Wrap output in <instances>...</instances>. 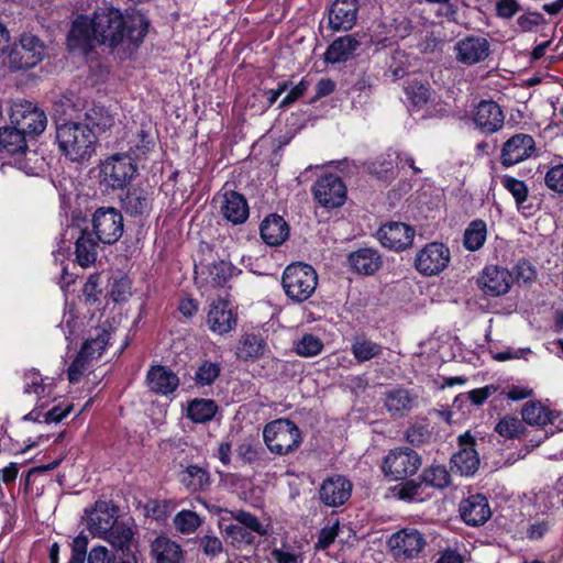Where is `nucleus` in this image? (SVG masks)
Wrapping results in <instances>:
<instances>
[{"label": "nucleus", "instance_id": "nucleus-27", "mask_svg": "<svg viewBox=\"0 0 563 563\" xmlns=\"http://www.w3.org/2000/svg\"><path fill=\"white\" fill-rule=\"evenodd\" d=\"M148 387L152 391L161 395L174 393L179 386L178 376L166 366H153L146 376Z\"/></svg>", "mask_w": 563, "mask_h": 563}, {"label": "nucleus", "instance_id": "nucleus-25", "mask_svg": "<svg viewBox=\"0 0 563 563\" xmlns=\"http://www.w3.org/2000/svg\"><path fill=\"white\" fill-rule=\"evenodd\" d=\"M220 212L232 224H242L249 218V205L243 195L234 190L223 192Z\"/></svg>", "mask_w": 563, "mask_h": 563}, {"label": "nucleus", "instance_id": "nucleus-21", "mask_svg": "<svg viewBox=\"0 0 563 563\" xmlns=\"http://www.w3.org/2000/svg\"><path fill=\"white\" fill-rule=\"evenodd\" d=\"M473 121L481 132L493 134L503 128L505 115L497 102L482 100L475 107Z\"/></svg>", "mask_w": 563, "mask_h": 563}, {"label": "nucleus", "instance_id": "nucleus-9", "mask_svg": "<svg viewBox=\"0 0 563 563\" xmlns=\"http://www.w3.org/2000/svg\"><path fill=\"white\" fill-rule=\"evenodd\" d=\"M92 231L103 244L115 243L123 234V217L113 207L98 208L91 219Z\"/></svg>", "mask_w": 563, "mask_h": 563}, {"label": "nucleus", "instance_id": "nucleus-4", "mask_svg": "<svg viewBox=\"0 0 563 563\" xmlns=\"http://www.w3.org/2000/svg\"><path fill=\"white\" fill-rule=\"evenodd\" d=\"M263 437L268 450L278 455L295 451L301 443V432L289 419L271 421L265 426Z\"/></svg>", "mask_w": 563, "mask_h": 563}, {"label": "nucleus", "instance_id": "nucleus-56", "mask_svg": "<svg viewBox=\"0 0 563 563\" xmlns=\"http://www.w3.org/2000/svg\"><path fill=\"white\" fill-rule=\"evenodd\" d=\"M87 347L88 346H81L77 356L68 367L67 376L69 383L71 384L77 383L80 379V377L85 374V372L88 369L90 361L86 357Z\"/></svg>", "mask_w": 563, "mask_h": 563}, {"label": "nucleus", "instance_id": "nucleus-39", "mask_svg": "<svg viewBox=\"0 0 563 563\" xmlns=\"http://www.w3.org/2000/svg\"><path fill=\"white\" fill-rule=\"evenodd\" d=\"M218 406L212 399H194L187 408V417L195 423H206L213 419Z\"/></svg>", "mask_w": 563, "mask_h": 563}, {"label": "nucleus", "instance_id": "nucleus-5", "mask_svg": "<svg viewBox=\"0 0 563 563\" xmlns=\"http://www.w3.org/2000/svg\"><path fill=\"white\" fill-rule=\"evenodd\" d=\"M428 544L426 536L415 528H404L393 533L387 545L397 563H409L422 556Z\"/></svg>", "mask_w": 563, "mask_h": 563}, {"label": "nucleus", "instance_id": "nucleus-57", "mask_svg": "<svg viewBox=\"0 0 563 563\" xmlns=\"http://www.w3.org/2000/svg\"><path fill=\"white\" fill-rule=\"evenodd\" d=\"M407 98L411 101L413 107L421 108L428 103L430 99V90L421 84H410L405 88Z\"/></svg>", "mask_w": 563, "mask_h": 563}, {"label": "nucleus", "instance_id": "nucleus-50", "mask_svg": "<svg viewBox=\"0 0 563 563\" xmlns=\"http://www.w3.org/2000/svg\"><path fill=\"white\" fill-rule=\"evenodd\" d=\"M294 350L299 356L313 357L322 352L323 342L319 336L306 333L295 342Z\"/></svg>", "mask_w": 563, "mask_h": 563}, {"label": "nucleus", "instance_id": "nucleus-15", "mask_svg": "<svg viewBox=\"0 0 563 563\" xmlns=\"http://www.w3.org/2000/svg\"><path fill=\"white\" fill-rule=\"evenodd\" d=\"M454 53L459 63L472 66L489 56L490 44L485 37L467 35L455 43Z\"/></svg>", "mask_w": 563, "mask_h": 563}, {"label": "nucleus", "instance_id": "nucleus-62", "mask_svg": "<svg viewBox=\"0 0 563 563\" xmlns=\"http://www.w3.org/2000/svg\"><path fill=\"white\" fill-rule=\"evenodd\" d=\"M203 553L209 556H217L223 551L222 541L216 536H203L199 540Z\"/></svg>", "mask_w": 563, "mask_h": 563}, {"label": "nucleus", "instance_id": "nucleus-2", "mask_svg": "<svg viewBox=\"0 0 563 563\" xmlns=\"http://www.w3.org/2000/svg\"><path fill=\"white\" fill-rule=\"evenodd\" d=\"M56 141L60 152L77 163L88 161L96 153L98 143L95 131L76 121L56 122Z\"/></svg>", "mask_w": 563, "mask_h": 563}, {"label": "nucleus", "instance_id": "nucleus-17", "mask_svg": "<svg viewBox=\"0 0 563 563\" xmlns=\"http://www.w3.org/2000/svg\"><path fill=\"white\" fill-rule=\"evenodd\" d=\"M118 520V509L109 501L98 500L87 514V528L93 538H102Z\"/></svg>", "mask_w": 563, "mask_h": 563}, {"label": "nucleus", "instance_id": "nucleus-37", "mask_svg": "<svg viewBox=\"0 0 563 563\" xmlns=\"http://www.w3.org/2000/svg\"><path fill=\"white\" fill-rule=\"evenodd\" d=\"M234 271L235 267L223 260L212 263L208 268L206 287L210 289L225 288Z\"/></svg>", "mask_w": 563, "mask_h": 563}, {"label": "nucleus", "instance_id": "nucleus-13", "mask_svg": "<svg viewBox=\"0 0 563 563\" xmlns=\"http://www.w3.org/2000/svg\"><path fill=\"white\" fill-rule=\"evenodd\" d=\"M514 283L512 273L505 267L498 265L486 266L478 279V288L490 297H499L506 295Z\"/></svg>", "mask_w": 563, "mask_h": 563}, {"label": "nucleus", "instance_id": "nucleus-16", "mask_svg": "<svg viewBox=\"0 0 563 563\" xmlns=\"http://www.w3.org/2000/svg\"><path fill=\"white\" fill-rule=\"evenodd\" d=\"M377 235L383 246L402 251L412 245L415 229L407 223L393 221L382 225Z\"/></svg>", "mask_w": 563, "mask_h": 563}, {"label": "nucleus", "instance_id": "nucleus-8", "mask_svg": "<svg viewBox=\"0 0 563 563\" xmlns=\"http://www.w3.org/2000/svg\"><path fill=\"white\" fill-rule=\"evenodd\" d=\"M137 172L136 163L128 154L119 153L108 157L101 165L103 184L112 189H122L130 184Z\"/></svg>", "mask_w": 563, "mask_h": 563}, {"label": "nucleus", "instance_id": "nucleus-3", "mask_svg": "<svg viewBox=\"0 0 563 563\" xmlns=\"http://www.w3.org/2000/svg\"><path fill=\"white\" fill-rule=\"evenodd\" d=\"M318 284L314 268L305 263L288 265L282 277V285L289 299L303 302L311 297Z\"/></svg>", "mask_w": 563, "mask_h": 563}, {"label": "nucleus", "instance_id": "nucleus-52", "mask_svg": "<svg viewBox=\"0 0 563 563\" xmlns=\"http://www.w3.org/2000/svg\"><path fill=\"white\" fill-rule=\"evenodd\" d=\"M221 374V366L217 362L205 361L197 368L194 380L199 387L210 386Z\"/></svg>", "mask_w": 563, "mask_h": 563}, {"label": "nucleus", "instance_id": "nucleus-34", "mask_svg": "<svg viewBox=\"0 0 563 563\" xmlns=\"http://www.w3.org/2000/svg\"><path fill=\"white\" fill-rule=\"evenodd\" d=\"M98 239L87 230H80L76 239V261L81 267H88L93 264L98 255Z\"/></svg>", "mask_w": 563, "mask_h": 563}, {"label": "nucleus", "instance_id": "nucleus-63", "mask_svg": "<svg viewBox=\"0 0 563 563\" xmlns=\"http://www.w3.org/2000/svg\"><path fill=\"white\" fill-rule=\"evenodd\" d=\"M73 409L71 405L62 406L60 404L53 406L51 409H45L43 418L45 423L59 422L67 417Z\"/></svg>", "mask_w": 563, "mask_h": 563}, {"label": "nucleus", "instance_id": "nucleus-33", "mask_svg": "<svg viewBox=\"0 0 563 563\" xmlns=\"http://www.w3.org/2000/svg\"><path fill=\"white\" fill-rule=\"evenodd\" d=\"M128 146L125 154L133 163H136L147 158L155 146V141L150 131L142 126L129 137Z\"/></svg>", "mask_w": 563, "mask_h": 563}, {"label": "nucleus", "instance_id": "nucleus-55", "mask_svg": "<svg viewBox=\"0 0 563 563\" xmlns=\"http://www.w3.org/2000/svg\"><path fill=\"white\" fill-rule=\"evenodd\" d=\"M511 273L518 285H530L537 279V269L527 260L519 261Z\"/></svg>", "mask_w": 563, "mask_h": 563}, {"label": "nucleus", "instance_id": "nucleus-22", "mask_svg": "<svg viewBox=\"0 0 563 563\" xmlns=\"http://www.w3.org/2000/svg\"><path fill=\"white\" fill-rule=\"evenodd\" d=\"M536 151V143L529 134H515L507 140L501 150V164L512 166L529 158Z\"/></svg>", "mask_w": 563, "mask_h": 563}, {"label": "nucleus", "instance_id": "nucleus-51", "mask_svg": "<svg viewBox=\"0 0 563 563\" xmlns=\"http://www.w3.org/2000/svg\"><path fill=\"white\" fill-rule=\"evenodd\" d=\"M110 332L106 329H97L95 336L86 340L82 346H88L86 357L89 361L98 358L102 355L107 345L109 344Z\"/></svg>", "mask_w": 563, "mask_h": 563}, {"label": "nucleus", "instance_id": "nucleus-24", "mask_svg": "<svg viewBox=\"0 0 563 563\" xmlns=\"http://www.w3.org/2000/svg\"><path fill=\"white\" fill-rule=\"evenodd\" d=\"M350 269L358 275H374L383 265L379 252L372 247H361L347 256Z\"/></svg>", "mask_w": 563, "mask_h": 563}, {"label": "nucleus", "instance_id": "nucleus-49", "mask_svg": "<svg viewBox=\"0 0 563 563\" xmlns=\"http://www.w3.org/2000/svg\"><path fill=\"white\" fill-rule=\"evenodd\" d=\"M421 483L433 488H444L450 484V473L443 465H431L421 474Z\"/></svg>", "mask_w": 563, "mask_h": 563}, {"label": "nucleus", "instance_id": "nucleus-38", "mask_svg": "<svg viewBox=\"0 0 563 563\" xmlns=\"http://www.w3.org/2000/svg\"><path fill=\"white\" fill-rule=\"evenodd\" d=\"M181 483L190 492H203L208 489L211 484L210 473L207 468L199 465H188L183 472Z\"/></svg>", "mask_w": 563, "mask_h": 563}, {"label": "nucleus", "instance_id": "nucleus-47", "mask_svg": "<svg viewBox=\"0 0 563 563\" xmlns=\"http://www.w3.org/2000/svg\"><path fill=\"white\" fill-rule=\"evenodd\" d=\"M556 520L553 514L537 516L529 521L526 537L531 541L543 539L554 527Z\"/></svg>", "mask_w": 563, "mask_h": 563}, {"label": "nucleus", "instance_id": "nucleus-1", "mask_svg": "<svg viewBox=\"0 0 563 563\" xmlns=\"http://www.w3.org/2000/svg\"><path fill=\"white\" fill-rule=\"evenodd\" d=\"M150 27V21L140 11L122 13L114 8H99L91 18L77 16L69 31L70 51L87 55L96 44L107 46L120 59L136 53Z\"/></svg>", "mask_w": 563, "mask_h": 563}, {"label": "nucleus", "instance_id": "nucleus-20", "mask_svg": "<svg viewBox=\"0 0 563 563\" xmlns=\"http://www.w3.org/2000/svg\"><path fill=\"white\" fill-rule=\"evenodd\" d=\"M451 462L461 475H473L478 470L479 457L475 449V439L470 432L459 437V450L452 455Z\"/></svg>", "mask_w": 563, "mask_h": 563}, {"label": "nucleus", "instance_id": "nucleus-31", "mask_svg": "<svg viewBox=\"0 0 563 563\" xmlns=\"http://www.w3.org/2000/svg\"><path fill=\"white\" fill-rule=\"evenodd\" d=\"M360 45L353 35L338 37L327 48L324 59L330 64L344 63L354 55Z\"/></svg>", "mask_w": 563, "mask_h": 563}, {"label": "nucleus", "instance_id": "nucleus-35", "mask_svg": "<svg viewBox=\"0 0 563 563\" xmlns=\"http://www.w3.org/2000/svg\"><path fill=\"white\" fill-rule=\"evenodd\" d=\"M122 207L130 216H147L152 209V197L144 189L132 188L122 199Z\"/></svg>", "mask_w": 563, "mask_h": 563}, {"label": "nucleus", "instance_id": "nucleus-29", "mask_svg": "<svg viewBox=\"0 0 563 563\" xmlns=\"http://www.w3.org/2000/svg\"><path fill=\"white\" fill-rule=\"evenodd\" d=\"M260 230L263 241L271 246L283 244L289 235L288 224L277 214L266 217L261 223Z\"/></svg>", "mask_w": 563, "mask_h": 563}, {"label": "nucleus", "instance_id": "nucleus-53", "mask_svg": "<svg viewBox=\"0 0 563 563\" xmlns=\"http://www.w3.org/2000/svg\"><path fill=\"white\" fill-rule=\"evenodd\" d=\"M174 526L183 534L194 533L201 526V518L192 510H181L174 517Z\"/></svg>", "mask_w": 563, "mask_h": 563}, {"label": "nucleus", "instance_id": "nucleus-59", "mask_svg": "<svg viewBox=\"0 0 563 563\" xmlns=\"http://www.w3.org/2000/svg\"><path fill=\"white\" fill-rule=\"evenodd\" d=\"M225 536L231 539L232 543L252 544L255 541L252 532H249L239 522L225 527Z\"/></svg>", "mask_w": 563, "mask_h": 563}, {"label": "nucleus", "instance_id": "nucleus-61", "mask_svg": "<svg viewBox=\"0 0 563 563\" xmlns=\"http://www.w3.org/2000/svg\"><path fill=\"white\" fill-rule=\"evenodd\" d=\"M547 186L558 192H563V164L552 166L544 177Z\"/></svg>", "mask_w": 563, "mask_h": 563}, {"label": "nucleus", "instance_id": "nucleus-64", "mask_svg": "<svg viewBox=\"0 0 563 563\" xmlns=\"http://www.w3.org/2000/svg\"><path fill=\"white\" fill-rule=\"evenodd\" d=\"M429 435V430L421 424L411 426L406 431V440L412 445H420L424 443Z\"/></svg>", "mask_w": 563, "mask_h": 563}, {"label": "nucleus", "instance_id": "nucleus-44", "mask_svg": "<svg viewBox=\"0 0 563 563\" xmlns=\"http://www.w3.org/2000/svg\"><path fill=\"white\" fill-rule=\"evenodd\" d=\"M500 184L515 198L518 211L525 216L530 214V212H526L528 207L525 205V202L527 201L529 190L525 181L509 175H504L500 177Z\"/></svg>", "mask_w": 563, "mask_h": 563}, {"label": "nucleus", "instance_id": "nucleus-60", "mask_svg": "<svg viewBox=\"0 0 563 563\" xmlns=\"http://www.w3.org/2000/svg\"><path fill=\"white\" fill-rule=\"evenodd\" d=\"M310 81L307 78H302L296 86H294L285 98L279 102L280 109H286L301 98L309 89Z\"/></svg>", "mask_w": 563, "mask_h": 563}, {"label": "nucleus", "instance_id": "nucleus-45", "mask_svg": "<svg viewBox=\"0 0 563 563\" xmlns=\"http://www.w3.org/2000/svg\"><path fill=\"white\" fill-rule=\"evenodd\" d=\"M230 518L242 525L249 532H252V536L256 539V537H264L268 533V525L262 522L255 515L245 511V510H234L228 511Z\"/></svg>", "mask_w": 563, "mask_h": 563}, {"label": "nucleus", "instance_id": "nucleus-43", "mask_svg": "<svg viewBox=\"0 0 563 563\" xmlns=\"http://www.w3.org/2000/svg\"><path fill=\"white\" fill-rule=\"evenodd\" d=\"M522 419L531 426L543 427L554 422L553 412L541 402H528L521 410Z\"/></svg>", "mask_w": 563, "mask_h": 563}, {"label": "nucleus", "instance_id": "nucleus-30", "mask_svg": "<svg viewBox=\"0 0 563 563\" xmlns=\"http://www.w3.org/2000/svg\"><path fill=\"white\" fill-rule=\"evenodd\" d=\"M417 404V397L405 388H394L385 393V407L393 417H402Z\"/></svg>", "mask_w": 563, "mask_h": 563}, {"label": "nucleus", "instance_id": "nucleus-7", "mask_svg": "<svg viewBox=\"0 0 563 563\" xmlns=\"http://www.w3.org/2000/svg\"><path fill=\"white\" fill-rule=\"evenodd\" d=\"M44 55V43L34 34L23 33L19 43L14 44L9 52V64L16 70L30 69L40 64Z\"/></svg>", "mask_w": 563, "mask_h": 563}, {"label": "nucleus", "instance_id": "nucleus-11", "mask_svg": "<svg viewBox=\"0 0 563 563\" xmlns=\"http://www.w3.org/2000/svg\"><path fill=\"white\" fill-rule=\"evenodd\" d=\"M421 465L418 453L410 449L390 450L383 462V472L394 481H401L413 475Z\"/></svg>", "mask_w": 563, "mask_h": 563}, {"label": "nucleus", "instance_id": "nucleus-36", "mask_svg": "<svg viewBox=\"0 0 563 563\" xmlns=\"http://www.w3.org/2000/svg\"><path fill=\"white\" fill-rule=\"evenodd\" d=\"M27 150L25 136L19 128L2 126L0 129V152L9 155L24 153Z\"/></svg>", "mask_w": 563, "mask_h": 563}, {"label": "nucleus", "instance_id": "nucleus-26", "mask_svg": "<svg viewBox=\"0 0 563 563\" xmlns=\"http://www.w3.org/2000/svg\"><path fill=\"white\" fill-rule=\"evenodd\" d=\"M23 393L35 394L37 401H51L54 394V379L43 377L35 368L29 369L23 375Z\"/></svg>", "mask_w": 563, "mask_h": 563}, {"label": "nucleus", "instance_id": "nucleus-23", "mask_svg": "<svg viewBox=\"0 0 563 563\" xmlns=\"http://www.w3.org/2000/svg\"><path fill=\"white\" fill-rule=\"evenodd\" d=\"M463 521L472 527L484 525L492 516L488 500L481 494L471 495L460 504Z\"/></svg>", "mask_w": 563, "mask_h": 563}, {"label": "nucleus", "instance_id": "nucleus-46", "mask_svg": "<svg viewBox=\"0 0 563 563\" xmlns=\"http://www.w3.org/2000/svg\"><path fill=\"white\" fill-rule=\"evenodd\" d=\"M486 235V223L483 220H474L464 232L463 245L468 251H477L484 245Z\"/></svg>", "mask_w": 563, "mask_h": 563}, {"label": "nucleus", "instance_id": "nucleus-54", "mask_svg": "<svg viewBox=\"0 0 563 563\" xmlns=\"http://www.w3.org/2000/svg\"><path fill=\"white\" fill-rule=\"evenodd\" d=\"M88 563H136L134 556L117 558L106 547H93L88 554Z\"/></svg>", "mask_w": 563, "mask_h": 563}, {"label": "nucleus", "instance_id": "nucleus-58", "mask_svg": "<svg viewBox=\"0 0 563 563\" xmlns=\"http://www.w3.org/2000/svg\"><path fill=\"white\" fill-rule=\"evenodd\" d=\"M521 421L511 416L501 418L495 427V431L505 438H515L521 431Z\"/></svg>", "mask_w": 563, "mask_h": 563}, {"label": "nucleus", "instance_id": "nucleus-12", "mask_svg": "<svg viewBox=\"0 0 563 563\" xmlns=\"http://www.w3.org/2000/svg\"><path fill=\"white\" fill-rule=\"evenodd\" d=\"M312 194L322 207L338 208L345 202L346 187L339 176L325 174L317 179Z\"/></svg>", "mask_w": 563, "mask_h": 563}, {"label": "nucleus", "instance_id": "nucleus-41", "mask_svg": "<svg viewBox=\"0 0 563 563\" xmlns=\"http://www.w3.org/2000/svg\"><path fill=\"white\" fill-rule=\"evenodd\" d=\"M265 342L256 334H244L236 347V356L240 360L249 361L258 358L264 354Z\"/></svg>", "mask_w": 563, "mask_h": 563}, {"label": "nucleus", "instance_id": "nucleus-40", "mask_svg": "<svg viewBox=\"0 0 563 563\" xmlns=\"http://www.w3.org/2000/svg\"><path fill=\"white\" fill-rule=\"evenodd\" d=\"M351 352L358 363L368 362L383 353V346L366 336H356L351 344Z\"/></svg>", "mask_w": 563, "mask_h": 563}, {"label": "nucleus", "instance_id": "nucleus-19", "mask_svg": "<svg viewBox=\"0 0 563 563\" xmlns=\"http://www.w3.org/2000/svg\"><path fill=\"white\" fill-rule=\"evenodd\" d=\"M358 9V0H334L328 11L329 26L335 32L352 30Z\"/></svg>", "mask_w": 563, "mask_h": 563}, {"label": "nucleus", "instance_id": "nucleus-18", "mask_svg": "<svg viewBox=\"0 0 563 563\" xmlns=\"http://www.w3.org/2000/svg\"><path fill=\"white\" fill-rule=\"evenodd\" d=\"M352 483L342 475L327 477L320 485L319 498L328 507H340L351 497Z\"/></svg>", "mask_w": 563, "mask_h": 563}, {"label": "nucleus", "instance_id": "nucleus-10", "mask_svg": "<svg viewBox=\"0 0 563 563\" xmlns=\"http://www.w3.org/2000/svg\"><path fill=\"white\" fill-rule=\"evenodd\" d=\"M451 261V252L440 242H431L420 249L415 257V268L423 276L442 273Z\"/></svg>", "mask_w": 563, "mask_h": 563}, {"label": "nucleus", "instance_id": "nucleus-28", "mask_svg": "<svg viewBox=\"0 0 563 563\" xmlns=\"http://www.w3.org/2000/svg\"><path fill=\"white\" fill-rule=\"evenodd\" d=\"M84 126L95 131L96 135L110 130L115 122V115L103 104L93 103L84 112Z\"/></svg>", "mask_w": 563, "mask_h": 563}, {"label": "nucleus", "instance_id": "nucleus-42", "mask_svg": "<svg viewBox=\"0 0 563 563\" xmlns=\"http://www.w3.org/2000/svg\"><path fill=\"white\" fill-rule=\"evenodd\" d=\"M82 104L79 98L74 95H64L59 97L53 104L57 122H69L77 118V113L81 111Z\"/></svg>", "mask_w": 563, "mask_h": 563}, {"label": "nucleus", "instance_id": "nucleus-14", "mask_svg": "<svg viewBox=\"0 0 563 563\" xmlns=\"http://www.w3.org/2000/svg\"><path fill=\"white\" fill-rule=\"evenodd\" d=\"M207 323L211 332L223 335L238 325V312L234 310L231 301L219 298L210 305Z\"/></svg>", "mask_w": 563, "mask_h": 563}, {"label": "nucleus", "instance_id": "nucleus-48", "mask_svg": "<svg viewBox=\"0 0 563 563\" xmlns=\"http://www.w3.org/2000/svg\"><path fill=\"white\" fill-rule=\"evenodd\" d=\"M132 538L133 532L131 528L124 523H119L117 520L115 523L112 525V528L109 530V532L102 536L101 539L109 542L113 548L124 550L129 548Z\"/></svg>", "mask_w": 563, "mask_h": 563}, {"label": "nucleus", "instance_id": "nucleus-32", "mask_svg": "<svg viewBox=\"0 0 563 563\" xmlns=\"http://www.w3.org/2000/svg\"><path fill=\"white\" fill-rule=\"evenodd\" d=\"M151 554L155 563H181V547L167 537H157L151 544Z\"/></svg>", "mask_w": 563, "mask_h": 563}, {"label": "nucleus", "instance_id": "nucleus-6", "mask_svg": "<svg viewBox=\"0 0 563 563\" xmlns=\"http://www.w3.org/2000/svg\"><path fill=\"white\" fill-rule=\"evenodd\" d=\"M10 122L19 128L24 136H35L43 133L47 125L45 112L27 100L14 101L11 106Z\"/></svg>", "mask_w": 563, "mask_h": 563}]
</instances>
